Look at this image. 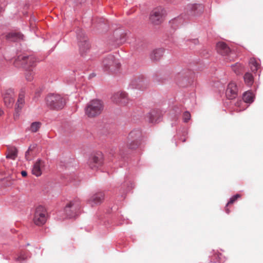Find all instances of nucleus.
Wrapping results in <instances>:
<instances>
[{
  "instance_id": "f257e3e1",
  "label": "nucleus",
  "mask_w": 263,
  "mask_h": 263,
  "mask_svg": "<svg viewBox=\"0 0 263 263\" xmlns=\"http://www.w3.org/2000/svg\"><path fill=\"white\" fill-rule=\"evenodd\" d=\"M104 104L99 99H93L89 101L85 107V115L88 118H95L100 116L103 111Z\"/></svg>"
},
{
  "instance_id": "f03ea898",
  "label": "nucleus",
  "mask_w": 263,
  "mask_h": 263,
  "mask_svg": "<svg viewBox=\"0 0 263 263\" xmlns=\"http://www.w3.org/2000/svg\"><path fill=\"white\" fill-rule=\"evenodd\" d=\"M47 105L51 109L60 110L64 108L66 104L65 99L58 94H50L46 98Z\"/></svg>"
},
{
  "instance_id": "7ed1b4c3",
  "label": "nucleus",
  "mask_w": 263,
  "mask_h": 263,
  "mask_svg": "<svg viewBox=\"0 0 263 263\" xmlns=\"http://www.w3.org/2000/svg\"><path fill=\"white\" fill-rule=\"evenodd\" d=\"M47 218V212L45 207L42 205L37 206L35 210L33 221L37 226L43 225Z\"/></svg>"
},
{
  "instance_id": "20e7f679",
  "label": "nucleus",
  "mask_w": 263,
  "mask_h": 263,
  "mask_svg": "<svg viewBox=\"0 0 263 263\" xmlns=\"http://www.w3.org/2000/svg\"><path fill=\"white\" fill-rule=\"evenodd\" d=\"M165 14L166 11L162 7L155 8L150 13L149 20L154 24H160L163 21Z\"/></svg>"
},
{
  "instance_id": "39448f33",
  "label": "nucleus",
  "mask_w": 263,
  "mask_h": 263,
  "mask_svg": "<svg viewBox=\"0 0 263 263\" xmlns=\"http://www.w3.org/2000/svg\"><path fill=\"white\" fill-rule=\"evenodd\" d=\"M102 67L105 70L115 72L120 67L119 63L116 60L112 55H108L104 58L102 62Z\"/></svg>"
},
{
  "instance_id": "423d86ee",
  "label": "nucleus",
  "mask_w": 263,
  "mask_h": 263,
  "mask_svg": "<svg viewBox=\"0 0 263 263\" xmlns=\"http://www.w3.org/2000/svg\"><path fill=\"white\" fill-rule=\"evenodd\" d=\"M78 40V46L79 47L80 53L81 55L85 54L90 49V44L82 30H80L77 33Z\"/></svg>"
},
{
  "instance_id": "0eeeda50",
  "label": "nucleus",
  "mask_w": 263,
  "mask_h": 263,
  "mask_svg": "<svg viewBox=\"0 0 263 263\" xmlns=\"http://www.w3.org/2000/svg\"><path fill=\"white\" fill-rule=\"evenodd\" d=\"M217 52L223 56H229L230 60H233L236 55L233 53L227 45L223 42H218L216 45Z\"/></svg>"
},
{
  "instance_id": "6e6552de",
  "label": "nucleus",
  "mask_w": 263,
  "mask_h": 263,
  "mask_svg": "<svg viewBox=\"0 0 263 263\" xmlns=\"http://www.w3.org/2000/svg\"><path fill=\"white\" fill-rule=\"evenodd\" d=\"M103 162V155L101 152H98L91 156L88 160V165L92 169L101 166Z\"/></svg>"
},
{
  "instance_id": "1a4fd4ad",
  "label": "nucleus",
  "mask_w": 263,
  "mask_h": 263,
  "mask_svg": "<svg viewBox=\"0 0 263 263\" xmlns=\"http://www.w3.org/2000/svg\"><path fill=\"white\" fill-rule=\"evenodd\" d=\"M112 102L121 105H126L128 103L127 93L125 92H117L111 97Z\"/></svg>"
},
{
  "instance_id": "9d476101",
  "label": "nucleus",
  "mask_w": 263,
  "mask_h": 263,
  "mask_svg": "<svg viewBox=\"0 0 263 263\" xmlns=\"http://www.w3.org/2000/svg\"><path fill=\"white\" fill-rule=\"evenodd\" d=\"M79 201H70L65 206V212L68 217L72 218L75 216L76 211L79 209Z\"/></svg>"
},
{
  "instance_id": "9b49d317",
  "label": "nucleus",
  "mask_w": 263,
  "mask_h": 263,
  "mask_svg": "<svg viewBox=\"0 0 263 263\" xmlns=\"http://www.w3.org/2000/svg\"><path fill=\"white\" fill-rule=\"evenodd\" d=\"M14 92L12 88L6 89L3 93V99L5 104L8 107H11L14 102Z\"/></svg>"
},
{
  "instance_id": "f8f14e48",
  "label": "nucleus",
  "mask_w": 263,
  "mask_h": 263,
  "mask_svg": "<svg viewBox=\"0 0 263 263\" xmlns=\"http://www.w3.org/2000/svg\"><path fill=\"white\" fill-rule=\"evenodd\" d=\"M238 88L235 83L231 82L229 83L226 91V95L228 99L232 100L237 96Z\"/></svg>"
},
{
  "instance_id": "ddd939ff",
  "label": "nucleus",
  "mask_w": 263,
  "mask_h": 263,
  "mask_svg": "<svg viewBox=\"0 0 263 263\" xmlns=\"http://www.w3.org/2000/svg\"><path fill=\"white\" fill-rule=\"evenodd\" d=\"M19 62H21L22 64L25 67L32 66L34 62V58L32 56H20L15 61V65L18 66Z\"/></svg>"
},
{
  "instance_id": "4468645a",
  "label": "nucleus",
  "mask_w": 263,
  "mask_h": 263,
  "mask_svg": "<svg viewBox=\"0 0 263 263\" xmlns=\"http://www.w3.org/2000/svg\"><path fill=\"white\" fill-rule=\"evenodd\" d=\"M104 199V194L102 192L96 193L88 200V203L91 206L98 205L102 202Z\"/></svg>"
},
{
  "instance_id": "2eb2a0df",
  "label": "nucleus",
  "mask_w": 263,
  "mask_h": 263,
  "mask_svg": "<svg viewBox=\"0 0 263 263\" xmlns=\"http://www.w3.org/2000/svg\"><path fill=\"white\" fill-rule=\"evenodd\" d=\"M202 7L198 4H190L186 7V12L191 16H196L199 14L202 11Z\"/></svg>"
},
{
  "instance_id": "dca6fc26",
  "label": "nucleus",
  "mask_w": 263,
  "mask_h": 263,
  "mask_svg": "<svg viewBox=\"0 0 263 263\" xmlns=\"http://www.w3.org/2000/svg\"><path fill=\"white\" fill-rule=\"evenodd\" d=\"M45 166V162L42 160H37L33 166L32 173L36 177L40 176Z\"/></svg>"
},
{
  "instance_id": "f3484780",
  "label": "nucleus",
  "mask_w": 263,
  "mask_h": 263,
  "mask_svg": "<svg viewBox=\"0 0 263 263\" xmlns=\"http://www.w3.org/2000/svg\"><path fill=\"white\" fill-rule=\"evenodd\" d=\"M161 116L162 113L160 110H153L147 114V118L149 122L154 123L158 122Z\"/></svg>"
},
{
  "instance_id": "a211bd4d",
  "label": "nucleus",
  "mask_w": 263,
  "mask_h": 263,
  "mask_svg": "<svg viewBox=\"0 0 263 263\" xmlns=\"http://www.w3.org/2000/svg\"><path fill=\"white\" fill-rule=\"evenodd\" d=\"M25 90L21 89L19 93L15 108V111L17 112L22 109L25 104Z\"/></svg>"
},
{
  "instance_id": "6ab92c4d",
  "label": "nucleus",
  "mask_w": 263,
  "mask_h": 263,
  "mask_svg": "<svg viewBox=\"0 0 263 263\" xmlns=\"http://www.w3.org/2000/svg\"><path fill=\"white\" fill-rule=\"evenodd\" d=\"M127 139L130 140H138L142 142V133L140 129H134L128 135Z\"/></svg>"
},
{
  "instance_id": "aec40b11",
  "label": "nucleus",
  "mask_w": 263,
  "mask_h": 263,
  "mask_svg": "<svg viewBox=\"0 0 263 263\" xmlns=\"http://www.w3.org/2000/svg\"><path fill=\"white\" fill-rule=\"evenodd\" d=\"M164 53V49L162 48L157 49L152 52L151 54V59L153 61L159 60L163 56Z\"/></svg>"
},
{
  "instance_id": "412c9836",
  "label": "nucleus",
  "mask_w": 263,
  "mask_h": 263,
  "mask_svg": "<svg viewBox=\"0 0 263 263\" xmlns=\"http://www.w3.org/2000/svg\"><path fill=\"white\" fill-rule=\"evenodd\" d=\"M142 142L138 140H130L127 139L126 145L127 147L132 150L136 149L141 145Z\"/></svg>"
},
{
  "instance_id": "4be33fe9",
  "label": "nucleus",
  "mask_w": 263,
  "mask_h": 263,
  "mask_svg": "<svg viewBox=\"0 0 263 263\" xmlns=\"http://www.w3.org/2000/svg\"><path fill=\"white\" fill-rule=\"evenodd\" d=\"M36 144H33L31 145L29 147L28 151L26 152L25 158L27 160H30L32 159V157H33L35 153L34 152V149L36 148Z\"/></svg>"
},
{
  "instance_id": "5701e85b",
  "label": "nucleus",
  "mask_w": 263,
  "mask_h": 263,
  "mask_svg": "<svg viewBox=\"0 0 263 263\" xmlns=\"http://www.w3.org/2000/svg\"><path fill=\"white\" fill-rule=\"evenodd\" d=\"M8 153L6 157L11 159H15L17 156V151L15 147H9L8 148Z\"/></svg>"
},
{
  "instance_id": "b1692460",
  "label": "nucleus",
  "mask_w": 263,
  "mask_h": 263,
  "mask_svg": "<svg viewBox=\"0 0 263 263\" xmlns=\"http://www.w3.org/2000/svg\"><path fill=\"white\" fill-rule=\"evenodd\" d=\"M243 100L246 103H251L253 101V95L250 91H247L243 95Z\"/></svg>"
},
{
  "instance_id": "393cba45",
  "label": "nucleus",
  "mask_w": 263,
  "mask_h": 263,
  "mask_svg": "<svg viewBox=\"0 0 263 263\" xmlns=\"http://www.w3.org/2000/svg\"><path fill=\"white\" fill-rule=\"evenodd\" d=\"M244 80L246 84L248 86H251L253 83V77L251 73L247 72L244 76Z\"/></svg>"
},
{
  "instance_id": "a878e982",
  "label": "nucleus",
  "mask_w": 263,
  "mask_h": 263,
  "mask_svg": "<svg viewBox=\"0 0 263 263\" xmlns=\"http://www.w3.org/2000/svg\"><path fill=\"white\" fill-rule=\"evenodd\" d=\"M250 67L252 71H256L259 66V64L254 58H251L249 62Z\"/></svg>"
},
{
  "instance_id": "bb28decb",
  "label": "nucleus",
  "mask_w": 263,
  "mask_h": 263,
  "mask_svg": "<svg viewBox=\"0 0 263 263\" xmlns=\"http://www.w3.org/2000/svg\"><path fill=\"white\" fill-rule=\"evenodd\" d=\"M28 258L27 252L25 251H21L18 255L17 257L15 258V260L17 261L22 262L26 260Z\"/></svg>"
},
{
  "instance_id": "cd10ccee",
  "label": "nucleus",
  "mask_w": 263,
  "mask_h": 263,
  "mask_svg": "<svg viewBox=\"0 0 263 263\" xmlns=\"http://www.w3.org/2000/svg\"><path fill=\"white\" fill-rule=\"evenodd\" d=\"M41 126V123L40 122H33L30 126V130L32 132L35 133L38 131Z\"/></svg>"
},
{
  "instance_id": "c85d7f7f",
  "label": "nucleus",
  "mask_w": 263,
  "mask_h": 263,
  "mask_svg": "<svg viewBox=\"0 0 263 263\" xmlns=\"http://www.w3.org/2000/svg\"><path fill=\"white\" fill-rule=\"evenodd\" d=\"M232 69L236 74H239L242 71L243 67L240 63L232 66Z\"/></svg>"
},
{
  "instance_id": "c756f323",
  "label": "nucleus",
  "mask_w": 263,
  "mask_h": 263,
  "mask_svg": "<svg viewBox=\"0 0 263 263\" xmlns=\"http://www.w3.org/2000/svg\"><path fill=\"white\" fill-rule=\"evenodd\" d=\"M34 73L32 70H28L25 74L26 79L27 81H31L33 80Z\"/></svg>"
},
{
  "instance_id": "7c9ffc66",
  "label": "nucleus",
  "mask_w": 263,
  "mask_h": 263,
  "mask_svg": "<svg viewBox=\"0 0 263 263\" xmlns=\"http://www.w3.org/2000/svg\"><path fill=\"white\" fill-rule=\"evenodd\" d=\"M240 196H241L240 194H237L232 197L230 198V201L228 202L227 206H228L229 204H233L236 200H237L238 198H240Z\"/></svg>"
},
{
  "instance_id": "2f4dec72",
  "label": "nucleus",
  "mask_w": 263,
  "mask_h": 263,
  "mask_svg": "<svg viewBox=\"0 0 263 263\" xmlns=\"http://www.w3.org/2000/svg\"><path fill=\"white\" fill-rule=\"evenodd\" d=\"M120 36H120V39H119L118 36H117V37H116V42H117V44L118 45L121 44H122L124 41V34L123 33L121 34Z\"/></svg>"
},
{
  "instance_id": "473e14b6",
  "label": "nucleus",
  "mask_w": 263,
  "mask_h": 263,
  "mask_svg": "<svg viewBox=\"0 0 263 263\" xmlns=\"http://www.w3.org/2000/svg\"><path fill=\"white\" fill-rule=\"evenodd\" d=\"M183 118L184 121L187 122L190 119L191 115L189 112L186 111L183 114Z\"/></svg>"
},
{
  "instance_id": "72a5a7b5",
  "label": "nucleus",
  "mask_w": 263,
  "mask_h": 263,
  "mask_svg": "<svg viewBox=\"0 0 263 263\" xmlns=\"http://www.w3.org/2000/svg\"><path fill=\"white\" fill-rule=\"evenodd\" d=\"M191 41L195 45L198 44L199 43V41L197 39H193Z\"/></svg>"
},
{
  "instance_id": "f704fd0d",
  "label": "nucleus",
  "mask_w": 263,
  "mask_h": 263,
  "mask_svg": "<svg viewBox=\"0 0 263 263\" xmlns=\"http://www.w3.org/2000/svg\"><path fill=\"white\" fill-rule=\"evenodd\" d=\"M21 174L23 177H26L27 175V173L26 171H23L21 172Z\"/></svg>"
},
{
  "instance_id": "c9c22d12",
  "label": "nucleus",
  "mask_w": 263,
  "mask_h": 263,
  "mask_svg": "<svg viewBox=\"0 0 263 263\" xmlns=\"http://www.w3.org/2000/svg\"><path fill=\"white\" fill-rule=\"evenodd\" d=\"M14 36H15L17 38H20L22 36V35L19 33H14L13 34Z\"/></svg>"
},
{
  "instance_id": "e433bc0d",
  "label": "nucleus",
  "mask_w": 263,
  "mask_h": 263,
  "mask_svg": "<svg viewBox=\"0 0 263 263\" xmlns=\"http://www.w3.org/2000/svg\"><path fill=\"white\" fill-rule=\"evenodd\" d=\"M242 103V101H237V102L236 103L235 105H236V106H239L241 105V104Z\"/></svg>"
},
{
  "instance_id": "4c0bfd02",
  "label": "nucleus",
  "mask_w": 263,
  "mask_h": 263,
  "mask_svg": "<svg viewBox=\"0 0 263 263\" xmlns=\"http://www.w3.org/2000/svg\"><path fill=\"white\" fill-rule=\"evenodd\" d=\"M77 2L80 3L84 2L86 0H76Z\"/></svg>"
},
{
  "instance_id": "58836bf2",
  "label": "nucleus",
  "mask_w": 263,
  "mask_h": 263,
  "mask_svg": "<svg viewBox=\"0 0 263 263\" xmlns=\"http://www.w3.org/2000/svg\"><path fill=\"white\" fill-rule=\"evenodd\" d=\"M3 114V111L2 109H0V116H1Z\"/></svg>"
},
{
  "instance_id": "ea45409f",
  "label": "nucleus",
  "mask_w": 263,
  "mask_h": 263,
  "mask_svg": "<svg viewBox=\"0 0 263 263\" xmlns=\"http://www.w3.org/2000/svg\"><path fill=\"white\" fill-rule=\"evenodd\" d=\"M226 212H227V213H229L230 211H229V210L228 209H227H227H226Z\"/></svg>"
},
{
  "instance_id": "a19ab883",
  "label": "nucleus",
  "mask_w": 263,
  "mask_h": 263,
  "mask_svg": "<svg viewBox=\"0 0 263 263\" xmlns=\"http://www.w3.org/2000/svg\"><path fill=\"white\" fill-rule=\"evenodd\" d=\"M220 255H221V254L220 253V254H217V257H218V259H220Z\"/></svg>"
}]
</instances>
